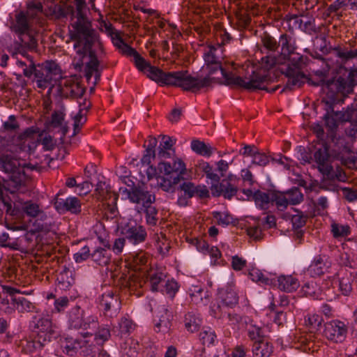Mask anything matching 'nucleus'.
<instances>
[{
	"instance_id": "obj_11",
	"label": "nucleus",
	"mask_w": 357,
	"mask_h": 357,
	"mask_svg": "<svg viewBox=\"0 0 357 357\" xmlns=\"http://www.w3.org/2000/svg\"><path fill=\"white\" fill-rule=\"evenodd\" d=\"M7 204L6 215L9 216L12 220L22 219L25 215L36 218L41 212L38 204L33 203L31 200L24 202L16 197L13 200V204Z\"/></svg>"
},
{
	"instance_id": "obj_64",
	"label": "nucleus",
	"mask_w": 357,
	"mask_h": 357,
	"mask_svg": "<svg viewBox=\"0 0 357 357\" xmlns=\"http://www.w3.org/2000/svg\"><path fill=\"white\" fill-rule=\"evenodd\" d=\"M137 280L134 275L128 277L126 274L123 273L118 280V285L120 286V289H128L131 293L136 289Z\"/></svg>"
},
{
	"instance_id": "obj_41",
	"label": "nucleus",
	"mask_w": 357,
	"mask_h": 357,
	"mask_svg": "<svg viewBox=\"0 0 357 357\" xmlns=\"http://www.w3.org/2000/svg\"><path fill=\"white\" fill-rule=\"evenodd\" d=\"M15 197V192L9 188L8 181L0 176V200L5 210L8 208L7 204H13Z\"/></svg>"
},
{
	"instance_id": "obj_45",
	"label": "nucleus",
	"mask_w": 357,
	"mask_h": 357,
	"mask_svg": "<svg viewBox=\"0 0 357 357\" xmlns=\"http://www.w3.org/2000/svg\"><path fill=\"white\" fill-rule=\"evenodd\" d=\"M94 329H96L93 334L94 342L98 346L102 347L105 343L111 338L110 326L108 324L99 325L98 324Z\"/></svg>"
},
{
	"instance_id": "obj_43",
	"label": "nucleus",
	"mask_w": 357,
	"mask_h": 357,
	"mask_svg": "<svg viewBox=\"0 0 357 357\" xmlns=\"http://www.w3.org/2000/svg\"><path fill=\"white\" fill-rule=\"evenodd\" d=\"M139 351V342L134 338L126 340L121 345V357H137Z\"/></svg>"
},
{
	"instance_id": "obj_48",
	"label": "nucleus",
	"mask_w": 357,
	"mask_h": 357,
	"mask_svg": "<svg viewBox=\"0 0 357 357\" xmlns=\"http://www.w3.org/2000/svg\"><path fill=\"white\" fill-rule=\"evenodd\" d=\"M273 188L267 189L266 192L257 190L254 192V202L261 209H267L271 202Z\"/></svg>"
},
{
	"instance_id": "obj_5",
	"label": "nucleus",
	"mask_w": 357,
	"mask_h": 357,
	"mask_svg": "<svg viewBox=\"0 0 357 357\" xmlns=\"http://www.w3.org/2000/svg\"><path fill=\"white\" fill-rule=\"evenodd\" d=\"M320 145V147L316 148L313 157L319 172L323 176L322 178L345 181L347 177L342 167L333 165L335 160L330 152V145L324 140Z\"/></svg>"
},
{
	"instance_id": "obj_22",
	"label": "nucleus",
	"mask_w": 357,
	"mask_h": 357,
	"mask_svg": "<svg viewBox=\"0 0 357 357\" xmlns=\"http://www.w3.org/2000/svg\"><path fill=\"white\" fill-rule=\"evenodd\" d=\"M23 10H15L14 17L10 20V29L18 36L28 34L32 28L33 21Z\"/></svg>"
},
{
	"instance_id": "obj_58",
	"label": "nucleus",
	"mask_w": 357,
	"mask_h": 357,
	"mask_svg": "<svg viewBox=\"0 0 357 357\" xmlns=\"http://www.w3.org/2000/svg\"><path fill=\"white\" fill-rule=\"evenodd\" d=\"M213 218L217 220V224L221 226H227L232 225L236 226L238 223V220L233 217L229 213H222L220 211H213L212 213Z\"/></svg>"
},
{
	"instance_id": "obj_49",
	"label": "nucleus",
	"mask_w": 357,
	"mask_h": 357,
	"mask_svg": "<svg viewBox=\"0 0 357 357\" xmlns=\"http://www.w3.org/2000/svg\"><path fill=\"white\" fill-rule=\"evenodd\" d=\"M167 275L161 271H155L153 273H149V282L150 290L152 292L160 291L162 285L164 284Z\"/></svg>"
},
{
	"instance_id": "obj_12",
	"label": "nucleus",
	"mask_w": 357,
	"mask_h": 357,
	"mask_svg": "<svg viewBox=\"0 0 357 357\" xmlns=\"http://www.w3.org/2000/svg\"><path fill=\"white\" fill-rule=\"evenodd\" d=\"M337 84L331 82V87H335L336 95L346 99L349 93L354 91V86L357 84V69L348 70L344 67H340L336 70Z\"/></svg>"
},
{
	"instance_id": "obj_61",
	"label": "nucleus",
	"mask_w": 357,
	"mask_h": 357,
	"mask_svg": "<svg viewBox=\"0 0 357 357\" xmlns=\"http://www.w3.org/2000/svg\"><path fill=\"white\" fill-rule=\"evenodd\" d=\"M145 213L146 222L148 225L155 226L157 225L158 218V210L152 204H146L142 208Z\"/></svg>"
},
{
	"instance_id": "obj_54",
	"label": "nucleus",
	"mask_w": 357,
	"mask_h": 357,
	"mask_svg": "<svg viewBox=\"0 0 357 357\" xmlns=\"http://www.w3.org/2000/svg\"><path fill=\"white\" fill-rule=\"evenodd\" d=\"M227 309H230L229 307L225 306V304L219 302V300L215 297V301L210 305L209 314L215 319H221L229 313L227 311Z\"/></svg>"
},
{
	"instance_id": "obj_57",
	"label": "nucleus",
	"mask_w": 357,
	"mask_h": 357,
	"mask_svg": "<svg viewBox=\"0 0 357 357\" xmlns=\"http://www.w3.org/2000/svg\"><path fill=\"white\" fill-rule=\"evenodd\" d=\"M116 42H113V44L117 47L122 55L132 57L137 52L135 48L125 42L120 33H116Z\"/></svg>"
},
{
	"instance_id": "obj_50",
	"label": "nucleus",
	"mask_w": 357,
	"mask_h": 357,
	"mask_svg": "<svg viewBox=\"0 0 357 357\" xmlns=\"http://www.w3.org/2000/svg\"><path fill=\"white\" fill-rule=\"evenodd\" d=\"M233 40L231 36L227 31L225 28L220 27L215 29L214 34V39L211 42L217 46L219 49H221V53L223 52V47L230 43Z\"/></svg>"
},
{
	"instance_id": "obj_3",
	"label": "nucleus",
	"mask_w": 357,
	"mask_h": 357,
	"mask_svg": "<svg viewBox=\"0 0 357 357\" xmlns=\"http://www.w3.org/2000/svg\"><path fill=\"white\" fill-rule=\"evenodd\" d=\"M208 70V75L205 77H209L211 82L215 79L214 77H211V75L215 74L218 70H220L221 74L224 78L223 82L225 86H229L231 89L245 90L248 92H255L257 90L266 91L268 93H273L275 92L279 88L280 85H277L273 88L267 87L264 84L267 81V76L261 74L259 72L253 71L250 76L249 80L245 81V79L241 76L236 75L231 71H227L222 67V62H217V65L206 66ZM211 84H210L211 85Z\"/></svg>"
},
{
	"instance_id": "obj_34",
	"label": "nucleus",
	"mask_w": 357,
	"mask_h": 357,
	"mask_svg": "<svg viewBox=\"0 0 357 357\" xmlns=\"http://www.w3.org/2000/svg\"><path fill=\"white\" fill-rule=\"evenodd\" d=\"M251 346L252 357H271L274 352V346L267 338L255 341Z\"/></svg>"
},
{
	"instance_id": "obj_55",
	"label": "nucleus",
	"mask_w": 357,
	"mask_h": 357,
	"mask_svg": "<svg viewBox=\"0 0 357 357\" xmlns=\"http://www.w3.org/2000/svg\"><path fill=\"white\" fill-rule=\"evenodd\" d=\"M190 147L195 153L204 157L208 158L213 154L212 147L199 139L192 140Z\"/></svg>"
},
{
	"instance_id": "obj_59",
	"label": "nucleus",
	"mask_w": 357,
	"mask_h": 357,
	"mask_svg": "<svg viewBox=\"0 0 357 357\" xmlns=\"http://www.w3.org/2000/svg\"><path fill=\"white\" fill-rule=\"evenodd\" d=\"M341 117L342 121L350 122L352 124H357V95L354 98V102L342 114Z\"/></svg>"
},
{
	"instance_id": "obj_25",
	"label": "nucleus",
	"mask_w": 357,
	"mask_h": 357,
	"mask_svg": "<svg viewBox=\"0 0 357 357\" xmlns=\"http://www.w3.org/2000/svg\"><path fill=\"white\" fill-rule=\"evenodd\" d=\"M47 344L33 333H31L27 337L15 341L16 347L23 354H32L40 351Z\"/></svg>"
},
{
	"instance_id": "obj_6",
	"label": "nucleus",
	"mask_w": 357,
	"mask_h": 357,
	"mask_svg": "<svg viewBox=\"0 0 357 357\" xmlns=\"http://www.w3.org/2000/svg\"><path fill=\"white\" fill-rule=\"evenodd\" d=\"M69 37L74 42V50L82 45L89 52L94 50L93 47L98 40L100 36L93 28L91 20L70 24Z\"/></svg>"
},
{
	"instance_id": "obj_37",
	"label": "nucleus",
	"mask_w": 357,
	"mask_h": 357,
	"mask_svg": "<svg viewBox=\"0 0 357 357\" xmlns=\"http://www.w3.org/2000/svg\"><path fill=\"white\" fill-rule=\"evenodd\" d=\"M75 283L73 272L66 266L56 275V287L61 291L69 289Z\"/></svg>"
},
{
	"instance_id": "obj_2",
	"label": "nucleus",
	"mask_w": 357,
	"mask_h": 357,
	"mask_svg": "<svg viewBox=\"0 0 357 357\" xmlns=\"http://www.w3.org/2000/svg\"><path fill=\"white\" fill-rule=\"evenodd\" d=\"M146 77L161 86H176L184 91L198 93L201 89L208 87L211 79L209 77L199 78L189 74L188 70L165 72L151 64L146 70Z\"/></svg>"
},
{
	"instance_id": "obj_29",
	"label": "nucleus",
	"mask_w": 357,
	"mask_h": 357,
	"mask_svg": "<svg viewBox=\"0 0 357 357\" xmlns=\"http://www.w3.org/2000/svg\"><path fill=\"white\" fill-rule=\"evenodd\" d=\"M347 0H335L329 5L326 4L322 13V17L324 20H341L345 15V11L348 10Z\"/></svg>"
},
{
	"instance_id": "obj_31",
	"label": "nucleus",
	"mask_w": 357,
	"mask_h": 357,
	"mask_svg": "<svg viewBox=\"0 0 357 357\" xmlns=\"http://www.w3.org/2000/svg\"><path fill=\"white\" fill-rule=\"evenodd\" d=\"M338 291L340 295L348 296L353 290V282L354 281V275L352 272L346 268H341L337 273Z\"/></svg>"
},
{
	"instance_id": "obj_38",
	"label": "nucleus",
	"mask_w": 357,
	"mask_h": 357,
	"mask_svg": "<svg viewBox=\"0 0 357 357\" xmlns=\"http://www.w3.org/2000/svg\"><path fill=\"white\" fill-rule=\"evenodd\" d=\"M196 185L192 181H184L179 185L177 190L181 192L178 202L181 205H187L188 201L195 196Z\"/></svg>"
},
{
	"instance_id": "obj_10",
	"label": "nucleus",
	"mask_w": 357,
	"mask_h": 357,
	"mask_svg": "<svg viewBox=\"0 0 357 357\" xmlns=\"http://www.w3.org/2000/svg\"><path fill=\"white\" fill-rule=\"evenodd\" d=\"M116 231L125 236L127 241L133 245L143 243L147 238L146 228L134 219L123 220L118 222Z\"/></svg>"
},
{
	"instance_id": "obj_51",
	"label": "nucleus",
	"mask_w": 357,
	"mask_h": 357,
	"mask_svg": "<svg viewBox=\"0 0 357 357\" xmlns=\"http://www.w3.org/2000/svg\"><path fill=\"white\" fill-rule=\"evenodd\" d=\"M24 13L33 22L39 18V15L43 13V5L40 0H29L26 3Z\"/></svg>"
},
{
	"instance_id": "obj_39",
	"label": "nucleus",
	"mask_w": 357,
	"mask_h": 357,
	"mask_svg": "<svg viewBox=\"0 0 357 357\" xmlns=\"http://www.w3.org/2000/svg\"><path fill=\"white\" fill-rule=\"evenodd\" d=\"M327 267L323 257L319 255L316 256L310 266L307 268L305 273L311 278H317L323 275L326 271Z\"/></svg>"
},
{
	"instance_id": "obj_40",
	"label": "nucleus",
	"mask_w": 357,
	"mask_h": 357,
	"mask_svg": "<svg viewBox=\"0 0 357 357\" xmlns=\"http://www.w3.org/2000/svg\"><path fill=\"white\" fill-rule=\"evenodd\" d=\"M246 333L248 340L252 342V344L255 343V341L266 338L264 328L257 325L251 318L250 321H248V324L246 325Z\"/></svg>"
},
{
	"instance_id": "obj_60",
	"label": "nucleus",
	"mask_w": 357,
	"mask_h": 357,
	"mask_svg": "<svg viewBox=\"0 0 357 357\" xmlns=\"http://www.w3.org/2000/svg\"><path fill=\"white\" fill-rule=\"evenodd\" d=\"M261 42L263 47L269 52H275L278 50V41L267 31L261 34Z\"/></svg>"
},
{
	"instance_id": "obj_28",
	"label": "nucleus",
	"mask_w": 357,
	"mask_h": 357,
	"mask_svg": "<svg viewBox=\"0 0 357 357\" xmlns=\"http://www.w3.org/2000/svg\"><path fill=\"white\" fill-rule=\"evenodd\" d=\"M157 317L158 319L154 318L153 321V331L157 333L170 334L174 318L172 312L167 307H163L158 311Z\"/></svg>"
},
{
	"instance_id": "obj_13",
	"label": "nucleus",
	"mask_w": 357,
	"mask_h": 357,
	"mask_svg": "<svg viewBox=\"0 0 357 357\" xmlns=\"http://www.w3.org/2000/svg\"><path fill=\"white\" fill-rule=\"evenodd\" d=\"M68 323L70 328L87 331L98 326V318L95 314L86 316L84 310L76 305L68 312Z\"/></svg>"
},
{
	"instance_id": "obj_30",
	"label": "nucleus",
	"mask_w": 357,
	"mask_h": 357,
	"mask_svg": "<svg viewBox=\"0 0 357 357\" xmlns=\"http://www.w3.org/2000/svg\"><path fill=\"white\" fill-rule=\"evenodd\" d=\"M45 14L47 15H50L55 20H58L70 17V24H73L75 20H77V16L74 11V6L71 4L66 3V2L49 6L48 12Z\"/></svg>"
},
{
	"instance_id": "obj_19",
	"label": "nucleus",
	"mask_w": 357,
	"mask_h": 357,
	"mask_svg": "<svg viewBox=\"0 0 357 357\" xmlns=\"http://www.w3.org/2000/svg\"><path fill=\"white\" fill-rule=\"evenodd\" d=\"M3 294H7V303L12 305V309L16 310L20 313L25 312H34L36 306L27 300L17 288L5 286Z\"/></svg>"
},
{
	"instance_id": "obj_33",
	"label": "nucleus",
	"mask_w": 357,
	"mask_h": 357,
	"mask_svg": "<svg viewBox=\"0 0 357 357\" xmlns=\"http://www.w3.org/2000/svg\"><path fill=\"white\" fill-rule=\"evenodd\" d=\"M282 59L288 63L287 67L293 68L295 70H302L310 61L308 56L296 52V50L292 51L289 55L283 56Z\"/></svg>"
},
{
	"instance_id": "obj_35",
	"label": "nucleus",
	"mask_w": 357,
	"mask_h": 357,
	"mask_svg": "<svg viewBox=\"0 0 357 357\" xmlns=\"http://www.w3.org/2000/svg\"><path fill=\"white\" fill-rule=\"evenodd\" d=\"M96 0H89V3L91 5V8H95ZM74 2V11L77 16V20H75L73 23H79L86 21H91L88 17V13L89 12V8L87 6L86 0H73Z\"/></svg>"
},
{
	"instance_id": "obj_24",
	"label": "nucleus",
	"mask_w": 357,
	"mask_h": 357,
	"mask_svg": "<svg viewBox=\"0 0 357 357\" xmlns=\"http://www.w3.org/2000/svg\"><path fill=\"white\" fill-rule=\"evenodd\" d=\"M215 297L219 302L224 303L225 306L229 307L231 309L234 308L238 304V294L233 282H228L225 287L218 288Z\"/></svg>"
},
{
	"instance_id": "obj_63",
	"label": "nucleus",
	"mask_w": 357,
	"mask_h": 357,
	"mask_svg": "<svg viewBox=\"0 0 357 357\" xmlns=\"http://www.w3.org/2000/svg\"><path fill=\"white\" fill-rule=\"evenodd\" d=\"M208 51L204 54V59L206 66L217 65V62H220V56L217 54L218 47L213 43L208 45Z\"/></svg>"
},
{
	"instance_id": "obj_46",
	"label": "nucleus",
	"mask_w": 357,
	"mask_h": 357,
	"mask_svg": "<svg viewBox=\"0 0 357 357\" xmlns=\"http://www.w3.org/2000/svg\"><path fill=\"white\" fill-rule=\"evenodd\" d=\"M185 328L190 333H195L199 330L202 324V319L199 314L193 312H188L184 317Z\"/></svg>"
},
{
	"instance_id": "obj_32",
	"label": "nucleus",
	"mask_w": 357,
	"mask_h": 357,
	"mask_svg": "<svg viewBox=\"0 0 357 357\" xmlns=\"http://www.w3.org/2000/svg\"><path fill=\"white\" fill-rule=\"evenodd\" d=\"M299 287V280L294 275H276L275 288L291 293L296 291Z\"/></svg>"
},
{
	"instance_id": "obj_52",
	"label": "nucleus",
	"mask_w": 357,
	"mask_h": 357,
	"mask_svg": "<svg viewBox=\"0 0 357 357\" xmlns=\"http://www.w3.org/2000/svg\"><path fill=\"white\" fill-rule=\"evenodd\" d=\"M195 171L198 173V172H201L204 173L206 178L210 179L212 183L213 181H218L220 180V176L213 172V167L208 162L203 160H199L195 166Z\"/></svg>"
},
{
	"instance_id": "obj_17",
	"label": "nucleus",
	"mask_w": 357,
	"mask_h": 357,
	"mask_svg": "<svg viewBox=\"0 0 357 357\" xmlns=\"http://www.w3.org/2000/svg\"><path fill=\"white\" fill-rule=\"evenodd\" d=\"M337 73L333 72L331 75H329V73L327 70H318L314 73L313 77L307 75V84L311 86H321V90L325 93V96L321 99V102L328 100V96L329 92L336 93L335 86L333 87L329 86L331 82L333 84H337L336 82ZM336 96V94H335Z\"/></svg>"
},
{
	"instance_id": "obj_14",
	"label": "nucleus",
	"mask_w": 357,
	"mask_h": 357,
	"mask_svg": "<svg viewBox=\"0 0 357 357\" xmlns=\"http://www.w3.org/2000/svg\"><path fill=\"white\" fill-rule=\"evenodd\" d=\"M96 192L97 199L107 204V209L105 214L107 219L116 218L119 214L117 208L119 195L112 190L109 184L107 183L105 181L98 182Z\"/></svg>"
},
{
	"instance_id": "obj_21",
	"label": "nucleus",
	"mask_w": 357,
	"mask_h": 357,
	"mask_svg": "<svg viewBox=\"0 0 357 357\" xmlns=\"http://www.w3.org/2000/svg\"><path fill=\"white\" fill-rule=\"evenodd\" d=\"M100 307L105 316L112 317L118 313L121 307V301L116 289L107 290L101 295Z\"/></svg>"
},
{
	"instance_id": "obj_8",
	"label": "nucleus",
	"mask_w": 357,
	"mask_h": 357,
	"mask_svg": "<svg viewBox=\"0 0 357 357\" xmlns=\"http://www.w3.org/2000/svg\"><path fill=\"white\" fill-rule=\"evenodd\" d=\"M240 181L241 178L232 173L228 174L224 178L221 179L220 177L218 181H213L209 187L211 196L215 198L222 197L227 200H231L234 197L238 200H244L238 197Z\"/></svg>"
},
{
	"instance_id": "obj_15",
	"label": "nucleus",
	"mask_w": 357,
	"mask_h": 357,
	"mask_svg": "<svg viewBox=\"0 0 357 357\" xmlns=\"http://www.w3.org/2000/svg\"><path fill=\"white\" fill-rule=\"evenodd\" d=\"M0 169L10 174V179L15 186L24 185L28 177L20 160L10 155H0Z\"/></svg>"
},
{
	"instance_id": "obj_42",
	"label": "nucleus",
	"mask_w": 357,
	"mask_h": 357,
	"mask_svg": "<svg viewBox=\"0 0 357 357\" xmlns=\"http://www.w3.org/2000/svg\"><path fill=\"white\" fill-rule=\"evenodd\" d=\"M91 258L97 265L106 266L111 262V251L103 248L102 247H98L91 253Z\"/></svg>"
},
{
	"instance_id": "obj_7",
	"label": "nucleus",
	"mask_w": 357,
	"mask_h": 357,
	"mask_svg": "<svg viewBox=\"0 0 357 357\" xmlns=\"http://www.w3.org/2000/svg\"><path fill=\"white\" fill-rule=\"evenodd\" d=\"M328 100L322 102L324 103V114L322 119L324 121V126L328 131V137L331 139L332 142H337L336 137L337 130L340 122H343L341 115L342 113L340 112L335 111V106L336 105H342L344 103L345 99L341 98L337 95H335L329 92L328 96ZM340 138H338L339 139Z\"/></svg>"
},
{
	"instance_id": "obj_9",
	"label": "nucleus",
	"mask_w": 357,
	"mask_h": 357,
	"mask_svg": "<svg viewBox=\"0 0 357 357\" xmlns=\"http://www.w3.org/2000/svg\"><path fill=\"white\" fill-rule=\"evenodd\" d=\"M30 327L32 328L31 333L46 343L59 337L60 328L56 323L53 322L51 316L48 314L34 316L30 323Z\"/></svg>"
},
{
	"instance_id": "obj_47",
	"label": "nucleus",
	"mask_w": 357,
	"mask_h": 357,
	"mask_svg": "<svg viewBox=\"0 0 357 357\" xmlns=\"http://www.w3.org/2000/svg\"><path fill=\"white\" fill-rule=\"evenodd\" d=\"M118 328L117 336L123 338L129 336L135 330L136 324L128 316H124L119 321Z\"/></svg>"
},
{
	"instance_id": "obj_20",
	"label": "nucleus",
	"mask_w": 357,
	"mask_h": 357,
	"mask_svg": "<svg viewBox=\"0 0 357 357\" xmlns=\"http://www.w3.org/2000/svg\"><path fill=\"white\" fill-rule=\"evenodd\" d=\"M126 197L123 199H128L132 204H141L142 207L146 204H153L155 202V195L153 192L148 190L146 185L144 182H138L137 187L128 192L124 190Z\"/></svg>"
},
{
	"instance_id": "obj_53",
	"label": "nucleus",
	"mask_w": 357,
	"mask_h": 357,
	"mask_svg": "<svg viewBox=\"0 0 357 357\" xmlns=\"http://www.w3.org/2000/svg\"><path fill=\"white\" fill-rule=\"evenodd\" d=\"M271 195L272 205L275 204L280 211H284L287 208L289 202L286 191L282 192L273 188Z\"/></svg>"
},
{
	"instance_id": "obj_56",
	"label": "nucleus",
	"mask_w": 357,
	"mask_h": 357,
	"mask_svg": "<svg viewBox=\"0 0 357 357\" xmlns=\"http://www.w3.org/2000/svg\"><path fill=\"white\" fill-rule=\"evenodd\" d=\"M301 291L303 296L314 300L319 299L321 294L320 287L314 281L305 283L302 286Z\"/></svg>"
},
{
	"instance_id": "obj_36",
	"label": "nucleus",
	"mask_w": 357,
	"mask_h": 357,
	"mask_svg": "<svg viewBox=\"0 0 357 357\" xmlns=\"http://www.w3.org/2000/svg\"><path fill=\"white\" fill-rule=\"evenodd\" d=\"M281 48V57L289 55L292 51L298 48L296 40L292 34L287 32L281 33L278 37V48Z\"/></svg>"
},
{
	"instance_id": "obj_27",
	"label": "nucleus",
	"mask_w": 357,
	"mask_h": 357,
	"mask_svg": "<svg viewBox=\"0 0 357 357\" xmlns=\"http://www.w3.org/2000/svg\"><path fill=\"white\" fill-rule=\"evenodd\" d=\"M283 73L287 80L281 93L286 91H293L296 89L303 87L307 83V75L302 70H295L293 68L287 67Z\"/></svg>"
},
{
	"instance_id": "obj_62",
	"label": "nucleus",
	"mask_w": 357,
	"mask_h": 357,
	"mask_svg": "<svg viewBox=\"0 0 357 357\" xmlns=\"http://www.w3.org/2000/svg\"><path fill=\"white\" fill-rule=\"evenodd\" d=\"M260 221L261 220L258 218L254 225H250L246 228L247 234L256 241H261L264 236L263 233L264 229L261 227Z\"/></svg>"
},
{
	"instance_id": "obj_4",
	"label": "nucleus",
	"mask_w": 357,
	"mask_h": 357,
	"mask_svg": "<svg viewBox=\"0 0 357 357\" xmlns=\"http://www.w3.org/2000/svg\"><path fill=\"white\" fill-rule=\"evenodd\" d=\"M23 69V75L28 79L33 77V81L36 82L38 89H45L50 86H53L54 76L59 75L61 70L59 64L53 60H47L41 63H36L31 61V63L26 64L20 61Z\"/></svg>"
},
{
	"instance_id": "obj_26",
	"label": "nucleus",
	"mask_w": 357,
	"mask_h": 357,
	"mask_svg": "<svg viewBox=\"0 0 357 357\" xmlns=\"http://www.w3.org/2000/svg\"><path fill=\"white\" fill-rule=\"evenodd\" d=\"M53 340H56L61 351L69 356H75L77 354L79 349H82L83 347L81 340L73 338L65 333L61 334V331H59V337L56 339H53Z\"/></svg>"
},
{
	"instance_id": "obj_18",
	"label": "nucleus",
	"mask_w": 357,
	"mask_h": 357,
	"mask_svg": "<svg viewBox=\"0 0 357 357\" xmlns=\"http://www.w3.org/2000/svg\"><path fill=\"white\" fill-rule=\"evenodd\" d=\"M335 144H337V149L330 148L332 157H333L335 160L340 161L341 165L345 166L351 169H357V158L349 144L345 143L344 139H337Z\"/></svg>"
},
{
	"instance_id": "obj_23",
	"label": "nucleus",
	"mask_w": 357,
	"mask_h": 357,
	"mask_svg": "<svg viewBox=\"0 0 357 357\" xmlns=\"http://www.w3.org/2000/svg\"><path fill=\"white\" fill-rule=\"evenodd\" d=\"M62 195L60 192L56 194L54 206L56 210L59 213H64L65 212H70L73 214H79L82 211V204L80 200L76 197H69L66 199L60 197Z\"/></svg>"
},
{
	"instance_id": "obj_16",
	"label": "nucleus",
	"mask_w": 357,
	"mask_h": 357,
	"mask_svg": "<svg viewBox=\"0 0 357 357\" xmlns=\"http://www.w3.org/2000/svg\"><path fill=\"white\" fill-rule=\"evenodd\" d=\"M348 331V323L335 319L324 324L321 335L328 341L333 343L340 344L345 341Z\"/></svg>"
},
{
	"instance_id": "obj_1",
	"label": "nucleus",
	"mask_w": 357,
	"mask_h": 357,
	"mask_svg": "<svg viewBox=\"0 0 357 357\" xmlns=\"http://www.w3.org/2000/svg\"><path fill=\"white\" fill-rule=\"evenodd\" d=\"M158 157L162 159L172 158V164L169 162L161 161L157 167L150 166L151 172H148L149 179L155 177L160 181V188L166 192H174L177 185L184 179L186 174V165L181 158L176 157L175 149H158Z\"/></svg>"
},
{
	"instance_id": "obj_44",
	"label": "nucleus",
	"mask_w": 357,
	"mask_h": 357,
	"mask_svg": "<svg viewBox=\"0 0 357 357\" xmlns=\"http://www.w3.org/2000/svg\"><path fill=\"white\" fill-rule=\"evenodd\" d=\"M199 337L203 346L210 347L215 346L218 343L215 330L208 326H203L199 334Z\"/></svg>"
}]
</instances>
